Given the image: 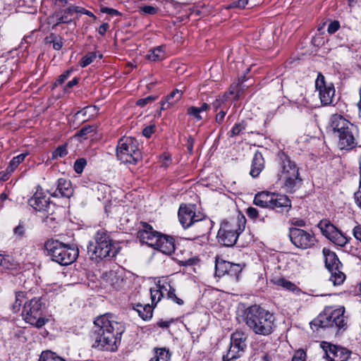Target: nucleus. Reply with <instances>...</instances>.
<instances>
[{"label": "nucleus", "mask_w": 361, "mask_h": 361, "mask_svg": "<svg viewBox=\"0 0 361 361\" xmlns=\"http://www.w3.org/2000/svg\"><path fill=\"white\" fill-rule=\"evenodd\" d=\"M139 142L132 137L119 139L116 147V157L122 163L136 164L142 158Z\"/></svg>", "instance_id": "obj_10"}, {"label": "nucleus", "mask_w": 361, "mask_h": 361, "mask_svg": "<svg viewBox=\"0 0 361 361\" xmlns=\"http://www.w3.org/2000/svg\"><path fill=\"white\" fill-rule=\"evenodd\" d=\"M140 11L143 14L154 15L157 13L158 8L152 6H144L140 7Z\"/></svg>", "instance_id": "obj_48"}, {"label": "nucleus", "mask_w": 361, "mask_h": 361, "mask_svg": "<svg viewBox=\"0 0 361 361\" xmlns=\"http://www.w3.org/2000/svg\"><path fill=\"white\" fill-rule=\"evenodd\" d=\"M183 91L178 89L173 90L168 95L163 97L160 102V111L169 110L183 97Z\"/></svg>", "instance_id": "obj_24"}, {"label": "nucleus", "mask_w": 361, "mask_h": 361, "mask_svg": "<svg viewBox=\"0 0 361 361\" xmlns=\"http://www.w3.org/2000/svg\"><path fill=\"white\" fill-rule=\"evenodd\" d=\"M191 116L190 121H199L202 120L201 114H190Z\"/></svg>", "instance_id": "obj_64"}, {"label": "nucleus", "mask_w": 361, "mask_h": 361, "mask_svg": "<svg viewBox=\"0 0 361 361\" xmlns=\"http://www.w3.org/2000/svg\"><path fill=\"white\" fill-rule=\"evenodd\" d=\"M360 165V180H359V189L354 193V200L356 205L361 210V154L359 159Z\"/></svg>", "instance_id": "obj_41"}, {"label": "nucleus", "mask_w": 361, "mask_h": 361, "mask_svg": "<svg viewBox=\"0 0 361 361\" xmlns=\"http://www.w3.org/2000/svg\"><path fill=\"white\" fill-rule=\"evenodd\" d=\"M292 224L298 227H304L306 225V222L302 219H296L292 221Z\"/></svg>", "instance_id": "obj_63"}, {"label": "nucleus", "mask_w": 361, "mask_h": 361, "mask_svg": "<svg viewBox=\"0 0 361 361\" xmlns=\"http://www.w3.org/2000/svg\"><path fill=\"white\" fill-rule=\"evenodd\" d=\"M168 286L169 287V289L167 292L168 298L171 299V300H173L174 302H176L178 305H183V303H184L183 300H182L181 298L176 296V289L174 288H173L172 286H171L169 284H168Z\"/></svg>", "instance_id": "obj_42"}, {"label": "nucleus", "mask_w": 361, "mask_h": 361, "mask_svg": "<svg viewBox=\"0 0 361 361\" xmlns=\"http://www.w3.org/2000/svg\"><path fill=\"white\" fill-rule=\"evenodd\" d=\"M209 110V106L207 103H203L200 107L190 106L188 113H201L202 111H207Z\"/></svg>", "instance_id": "obj_49"}, {"label": "nucleus", "mask_w": 361, "mask_h": 361, "mask_svg": "<svg viewBox=\"0 0 361 361\" xmlns=\"http://www.w3.org/2000/svg\"><path fill=\"white\" fill-rule=\"evenodd\" d=\"M68 154L67 144H63L59 146L53 152L51 159H56L58 157H64Z\"/></svg>", "instance_id": "obj_40"}, {"label": "nucleus", "mask_w": 361, "mask_h": 361, "mask_svg": "<svg viewBox=\"0 0 361 361\" xmlns=\"http://www.w3.org/2000/svg\"><path fill=\"white\" fill-rule=\"evenodd\" d=\"M101 12L103 13H107L111 16H120L121 13L119 11L114 8H108V7H102L100 9Z\"/></svg>", "instance_id": "obj_56"}, {"label": "nucleus", "mask_w": 361, "mask_h": 361, "mask_svg": "<svg viewBox=\"0 0 361 361\" xmlns=\"http://www.w3.org/2000/svg\"><path fill=\"white\" fill-rule=\"evenodd\" d=\"M134 310L143 320H149L152 317L153 307L149 304L142 305L138 303L134 307Z\"/></svg>", "instance_id": "obj_30"}, {"label": "nucleus", "mask_w": 361, "mask_h": 361, "mask_svg": "<svg viewBox=\"0 0 361 361\" xmlns=\"http://www.w3.org/2000/svg\"><path fill=\"white\" fill-rule=\"evenodd\" d=\"M275 283L277 286H281L285 289L288 290L293 293H298L300 291V289L298 287H297L295 284L283 278H279L276 279Z\"/></svg>", "instance_id": "obj_34"}, {"label": "nucleus", "mask_w": 361, "mask_h": 361, "mask_svg": "<svg viewBox=\"0 0 361 361\" xmlns=\"http://www.w3.org/2000/svg\"><path fill=\"white\" fill-rule=\"evenodd\" d=\"M210 221L207 219H197L196 223L193 224L194 228L198 231V234L195 238L204 236L210 229Z\"/></svg>", "instance_id": "obj_29"}, {"label": "nucleus", "mask_w": 361, "mask_h": 361, "mask_svg": "<svg viewBox=\"0 0 361 361\" xmlns=\"http://www.w3.org/2000/svg\"><path fill=\"white\" fill-rule=\"evenodd\" d=\"M154 248L170 255L175 251L174 239L171 236L161 233Z\"/></svg>", "instance_id": "obj_23"}, {"label": "nucleus", "mask_w": 361, "mask_h": 361, "mask_svg": "<svg viewBox=\"0 0 361 361\" xmlns=\"http://www.w3.org/2000/svg\"><path fill=\"white\" fill-rule=\"evenodd\" d=\"M47 43H52L53 48L55 50H60L63 45V39L60 36H57L54 33H51L49 37L46 38Z\"/></svg>", "instance_id": "obj_37"}, {"label": "nucleus", "mask_w": 361, "mask_h": 361, "mask_svg": "<svg viewBox=\"0 0 361 361\" xmlns=\"http://www.w3.org/2000/svg\"><path fill=\"white\" fill-rule=\"evenodd\" d=\"M324 352V357L328 361H346L351 355V351L345 348L322 341L320 344Z\"/></svg>", "instance_id": "obj_16"}, {"label": "nucleus", "mask_w": 361, "mask_h": 361, "mask_svg": "<svg viewBox=\"0 0 361 361\" xmlns=\"http://www.w3.org/2000/svg\"><path fill=\"white\" fill-rule=\"evenodd\" d=\"M94 129V128L93 126L86 125L75 133V137H82L83 139H86L87 135L89 133L93 132Z\"/></svg>", "instance_id": "obj_43"}, {"label": "nucleus", "mask_w": 361, "mask_h": 361, "mask_svg": "<svg viewBox=\"0 0 361 361\" xmlns=\"http://www.w3.org/2000/svg\"><path fill=\"white\" fill-rule=\"evenodd\" d=\"M344 313V307L335 309L327 307L310 322L311 329L314 331H317L319 328L328 329L336 336L339 335L348 327V320Z\"/></svg>", "instance_id": "obj_4"}, {"label": "nucleus", "mask_w": 361, "mask_h": 361, "mask_svg": "<svg viewBox=\"0 0 361 361\" xmlns=\"http://www.w3.org/2000/svg\"><path fill=\"white\" fill-rule=\"evenodd\" d=\"M194 204H180L178 215L180 224L184 228L192 226L197 221Z\"/></svg>", "instance_id": "obj_20"}, {"label": "nucleus", "mask_w": 361, "mask_h": 361, "mask_svg": "<svg viewBox=\"0 0 361 361\" xmlns=\"http://www.w3.org/2000/svg\"><path fill=\"white\" fill-rule=\"evenodd\" d=\"M74 11H75V13H83L85 15H87L91 18H92L94 20H96L97 19V17L95 15H94L93 13H92L91 11H88V10H86L85 8H82V7H79V6H74Z\"/></svg>", "instance_id": "obj_53"}, {"label": "nucleus", "mask_w": 361, "mask_h": 361, "mask_svg": "<svg viewBox=\"0 0 361 361\" xmlns=\"http://www.w3.org/2000/svg\"><path fill=\"white\" fill-rule=\"evenodd\" d=\"M246 340L247 336L243 331L233 332L231 336L229 349L223 356L224 361H232L242 356L247 348Z\"/></svg>", "instance_id": "obj_12"}, {"label": "nucleus", "mask_w": 361, "mask_h": 361, "mask_svg": "<svg viewBox=\"0 0 361 361\" xmlns=\"http://www.w3.org/2000/svg\"><path fill=\"white\" fill-rule=\"evenodd\" d=\"M249 0H238L233 3V6L244 8L248 5Z\"/></svg>", "instance_id": "obj_61"}, {"label": "nucleus", "mask_w": 361, "mask_h": 361, "mask_svg": "<svg viewBox=\"0 0 361 361\" xmlns=\"http://www.w3.org/2000/svg\"><path fill=\"white\" fill-rule=\"evenodd\" d=\"M246 214L252 220L259 219L261 221H264V219L267 217V215H264L261 210L252 207L247 209Z\"/></svg>", "instance_id": "obj_35"}, {"label": "nucleus", "mask_w": 361, "mask_h": 361, "mask_svg": "<svg viewBox=\"0 0 361 361\" xmlns=\"http://www.w3.org/2000/svg\"><path fill=\"white\" fill-rule=\"evenodd\" d=\"M288 236L295 247L303 250L312 247L317 241L312 231H307L297 227L289 228Z\"/></svg>", "instance_id": "obj_13"}, {"label": "nucleus", "mask_w": 361, "mask_h": 361, "mask_svg": "<svg viewBox=\"0 0 361 361\" xmlns=\"http://www.w3.org/2000/svg\"><path fill=\"white\" fill-rule=\"evenodd\" d=\"M45 308L46 305L42 298H34L24 304L23 319L26 323L40 329L49 322L44 314Z\"/></svg>", "instance_id": "obj_9"}, {"label": "nucleus", "mask_w": 361, "mask_h": 361, "mask_svg": "<svg viewBox=\"0 0 361 361\" xmlns=\"http://www.w3.org/2000/svg\"><path fill=\"white\" fill-rule=\"evenodd\" d=\"M25 298V293L23 291L16 292V300L11 305V310L13 313H16L20 311L22 305L23 299Z\"/></svg>", "instance_id": "obj_39"}, {"label": "nucleus", "mask_w": 361, "mask_h": 361, "mask_svg": "<svg viewBox=\"0 0 361 361\" xmlns=\"http://www.w3.org/2000/svg\"><path fill=\"white\" fill-rule=\"evenodd\" d=\"M108 282L116 290L121 289L124 285V279L122 273L116 271H110L107 274Z\"/></svg>", "instance_id": "obj_28"}, {"label": "nucleus", "mask_w": 361, "mask_h": 361, "mask_svg": "<svg viewBox=\"0 0 361 361\" xmlns=\"http://www.w3.org/2000/svg\"><path fill=\"white\" fill-rule=\"evenodd\" d=\"M264 167V160L262 153L256 152L251 164L250 174L253 178H257Z\"/></svg>", "instance_id": "obj_27"}, {"label": "nucleus", "mask_w": 361, "mask_h": 361, "mask_svg": "<svg viewBox=\"0 0 361 361\" xmlns=\"http://www.w3.org/2000/svg\"><path fill=\"white\" fill-rule=\"evenodd\" d=\"M0 266H2L4 268L9 269L11 266L10 263L9 256L8 255H3L0 254Z\"/></svg>", "instance_id": "obj_55"}, {"label": "nucleus", "mask_w": 361, "mask_h": 361, "mask_svg": "<svg viewBox=\"0 0 361 361\" xmlns=\"http://www.w3.org/2000/svg\"><path fill=\"white\" fill-rule=\"evenodd\" d=\"M241 92L242 90L238 87V85H232L228 92H226L221 97H219L212 103L214 111H217L219 110V113H226L228 99H238Z\"/></svg>", "instance_id": "obj_19"}, {"label": "nucleus", "mask_w": 361, "mask_h": 361, "mask_svg": "<svg viewBox=\"0 0 361 361\" xmlns=\"http://www.w3.org/2000/svg\"><path fill=\"white\" fill-rule=\"evenodd\" d=\"M71 72V70H67L61 75H60L56 81L55 82L54 85L63 84L65 82V80H66L69 78Z\"/></svg>", "instance_id": "obj_51"}, {"label": "nucleus", "mask_w": 361, "mask_h": 361, "mask_svg": "<svg viewBox=\"0 0 361 361\" xmlns=\"http://www.w3.org/2000/svg\"><path fill=\"white\" fill-rule=\"evenodd\" d=\"M39 361H66L62 357L57 356L54 353L47 350L43 351L39 357Z\"/></svg>", "instance_id": "obj_38"}, {"label": "nucleus", "mask_w": 361, "mask_h": 361, "mask_svg": "<svg viewBox=\"0 0 361 361\" xmlns=\"http://www.w3.org/2000/svg\"><path fill=\"white\" fill-rule=\"evenodd\" d=\"M56 192H59L61 197L70 198L73 195L71 182L66 178H59L57 181L56 190L51 195L53 197H58L59 195Z\"/></svg>", "instance_id": "obj_26"}, {"label": "nucleus", "mask_w": 361, "mask_h": 361, "mask_svg": "<svg viewBox=\"0 0 361 361\" xmlns=\"http://www.w3.org/2000/svg\"><path fill=\"white\" fill-rule=\"evenodd\" d=\"M29 204L35 210L42 212L47 216L52 214L51 210V202L49 198L38 192H35L32 197L29 200Z\"/></svg>", "instance_id": "obj_21"}, {"label": "nucleus", "mask_w": 361, "mask_h": 361, "mask_svg": "<svg viewBox=\"0 0 361 361\" xmlns=\"http://www.w3.org/2000/svg\"><path fill=\"white\" fill-rule=\"evenodd\" d=\"M340 27V23L338 20L331 22L329 25L327 31L329 34L335 33Z\"/></svg>", "instance_id": "obj_54"}, {"label": "nucleus", "mask_w": 361, "mask_h": 361, "mask_svg": "<svg viewBox=\"0 0 361 361\" xmlns=\"http://www.w3.org/2000/svg\"><path fill=\"white\" fill-rule=\"evenodd\" d=\"M253 204L262 209H269L279 213L288 212L291 208V201L287 195L267 191L257 192Z\"/></svg>", "instance_id": "obj_8"}, {"label": "nucleus", "mask_w": 361, "mask_h": 361, "mask_svg": "<svg viewBox=\"0 0 361 361\" xmlns=\"http://www.w3.org/2000/svg\"><path fill=\"white\" fill-rule=\"evenodd\" d=\"M125 331V324L113 320L111 314L99 316L94 321L91 332L93 341L92 346L99 350L115 352L118 350Z\"/></svg>", "instance_id": "obj_1"}, {"label": "nucleus", "mask_w": 361, "mask_h": 361, "mask_svg": "<svg viewBox=\"0 0 361 361\" xmlns=\"http://www.w3.org/2000/svg\"><path fill=\"white\" fill-rule=\"evenodd\" d=\"M44 247L51 260L63 266L72 264L79 255L77 247L58 240H47L44 243Z\"/></svg>", "instance_id": "obj_7"}, {"label": "nucleus", "mask_w": 361, "mask_h": 361, "mask_svg": "<svg viewBox=\"0 0 361 361\" xmlns=\"http://www.w3.org/2000/svg\"><path fill=\"white\" fill-rule=\"evenodd\" d=\"M352 127L353 126L337 135L338 145L341 149L350 150L356 147L357 142L353 133Z\"/></svg>", "instance_id": "obj_22"}, {"label": "nucleus", "mask_w": 361, "mask_h": 361, "mask_svg": "<svg viewBox=\"0 0 361 361\" xmlns=\"http://www.w3.org/2000/svg\"><path fill=\"white\" fill-rule=\"evenodd\" d=\"M158 96L157 95H150L147 96L145 98L140 99L136 102V105L140 106H145L148 104H151L153 102H154L156 99H157Z\"/></svg>", "instance_id": "obj_44"}, {"label": "nucleus", "mask_w": 361, "mask_h": 361, "mask_svg": "<svg viewBox=\"0 0 361 361\" xmlns=\"http://www.w3.org/2000/svg\"><path fill=\"white\" fill-rule=\"evenodd\" d=\"M243 320L249 330L258 336H268L276 327L274 314L259 305L247 307L244 311Z\"/></svg>", "instance_id": "obj_2"}, {"label": "nucleus", "mask_w": 361, "mask_h": 361, "mask_svg": "<svg viewBox=\"0 0 361 361\" xmlns=\"http://www.w3.org/2000/svg\"><path fill=\"white\" fill-rule=\"evenodd\" d=\"M278 176L283 180V188L288 192H294L302 185L299 168L284 152H279L276 157Z\"/></svg>", "instance_id": "obj_5"}, {"label": "nucleus", "mask_w": 361, "mask_h": 361, "mask_svg": "<svg viewBox=\"0 0 361 361\" xmlns=\"http://www.w3.org/2000/svg\"><path fill=\"white\" fill-rule=\"evenodd\" d=\"M140 224V226L137 233V238L140 239L141 243L154 247L161 233L154 231L153 227L147 222L141 221Z\"/></svg>", "instance_id": "obj_18"}, {"label": "nucleus", "mask_w": 361, "mask_h": 361, "mask_svg": "<svg viewBox=\"0 0 361 361\" xmlns=\"http://www.w3.org/2000/svg\"><path fill=\"white\" fill-rule=\"evenodd\" d=\"M74 13V6H71L66 8L63 11V14L59 18H58L56 23L53 25L52 29H54L56 26L61 23H71L73 21L72 16Z\"/></svg>", "instance_id": "obj_31"}, {"label": "nucleus", "mask_w": 361, "mask_h": 361, "mask_svg": "<svg viewBox=\"0 0 361 361\" xmlns=\"http://www.w3.org/2000/svg\"><path fill=\"white\" fill-rule=\"evenodd\" d=\"M27 155V153L20 154L16 157H14L9 163L7 167V172L12 173L18 167V166L24 161L25 158Z\"/></svg>", "instance_id": "obj_36"}, {"label": "nucleus", "mask_w": 361, "mask_h": 361, "mask_svg": "<svg viewBox=\"0 0 361 361\" xmlns=\"http://www.w3.org/2000/svg\"><path fill=\"white\" fill-rule=\"evenodd\" d=\"M246 219L243 215L224 219L216 235L217 242L224 247L235 245L240 234L245 230Z\"/></svg>", "instance_id": "obj_6"}, {"label": "nucleus", "mask_w": 361, "mask_h": 361, "mask_svg": "<svg viewBox=\"0 0 361 361\" xmlns=\"http://www.w3.org/2000/svg\"><path fill=\"white\" fill-rule=\"evenodd\" d=\"M245 127L246 123L245 121L235 123L231 131V136L239 135L243 130L245 129Z\"/></svg>", "instance_id": "obj_46"}, {"label": "nucleus", "mask_w": 361, "mask_h": 361, "mask_svg": "<svg viewBox=\"0 0 361 361\" xmlns=\"http://www.w3.org/2000/svg\"><path fill=\"white\" fill-rule=\"evenodd\" d=\"M243 267L240 264H234L224 260L219 257L215 260V276L221 277L228 275L235 281L239 280V276L242 272Z\"/></svg>", "instance_id": "obj_15"}, {"label": "nucleus", "mask_w": 361, "mask_h": 361, "mask_svg": "<svg viewBox=\"0 0 361 361\" xmlns=\"http://www.w3.org/2000/svg\"><path fill=\"white\" fill-rule=\"evenodd\" d=\"M14 235L19 238H23L25 233V226L20 223L13 230Z\"/></svg>", "instance_id": "obj_50"}, {"label": "nucleus", "mask_w": 361, "mask_h": 361, "mask_svg": "<svg viewBox=\"0 0 361 361\" xmlns=\"http://www.w3.org/2000/svg\"><path fill=\"white\" fill-rule=\"evenodd\" d=\"M109 28V25L107 23H102L98 28V32L101 35H104Z\"/></svg>", "instance_id": "obj_59"}, {"label": "nucleus", "mask_w": 361, "mask_h": 361, "mask_svg": "<svg viewBox=\"0 0 361 361\" xmlns=\"http://www.w3.org/2000/svg\"><path fill=\"white\" fill-rule=\"evenodd\" d=\"M147 58L152 61L163 60L165 58L164 47L162 46H159L154 49L149 50L147 55Z\"/></svg>", "instance_id": "obj_32"}, {"label": "nucleus", "mask_w": 361, "mask_h": 361, "mask_svg": "<svg viewBox=\"0 0 361 361\" xmlns=\"http://www.w3.org/2000/svg\"><path fill=\"white\" fill-rule=\"evenodd\" d=\"M87 164V161L84 158L77 159L74 163V170L77 173H81L85 166Z\"/></svg>", "instance_id": "obj_45"}, {"label": "nucleus", "mask_w": 361, "mask_h": 361, "mask_svg": "<svg viewBox=\"0 0 361 361\" xmlns=\"http://www.w3.org/2000/svg\"><path fill=\"white\" fill-rule=\"evenodd\" d=\"M79 82V79L78 78H74L72 80L69 81L66 86L64 87V90L66 92L68 89H71L73 86L76 85Z\"/></svg>", "instance_id": "obj_60"}, {"label": "nucleus", "mask_w": 361, "mask_h": 361, "mask_svg": "<svg viewBox=\"0 0 361 361\" xmlns=\"http://www.w3.org/2000/svg\"><path fill=\"white\" fill-rule=\"evenodd\" d=\"M306 353L303 350H297L293 358L292 361H305Z\"/></svg>", "instance_id": "obj_52"}, {"label": "nucleus", "mask_w": 361, "mask_h": 361, "mask_svg": "<svg viewBox=\"0 0 361 361\" xmlns=\"http://www.w3.org/2000/svg\"><path fill=\"white\" fill-rule=\"evenodd\" d=\"M95 57H96L95 54L89 53L88 54H87L86 56L82 57V59L80 61V66L82 68L87 66L89 64H90L93 61V60L95 59Z\"/></svg>", "instance_id": "obj_47"}, {"label": "nucleus", "mask_w": 361, "mask_h": 361, "mask_svg": "<svg viewBox=\"0 0 361 361\" xmlns=\"http://www.w3.org/2000/svg\"><path fill=\"white\" fill-rule=\"evenodd\" d=\"M154 125H150L145 127L142 130V135L147 138L150 137L152 133L154 132Z\"/></svg>", "instance_id": "obj_57"}, {"label": "nucleus", "mask_w": 361, "mask_h": 361, "mask_svg": "<svg viewBox=\"0 0 361 361\" xmlns=\"http://www.w3.org/2000/svg\"><path fill=\"white\" fill-rule=\"evenodd\" d=\"M352 126L350 122L345 119L341 114H332L329 124V127L334 133H337V134Z\"/></svg>", "instance_id": "obj_25"}, {"label": "nucleus", "mask_w": 361, "mask_h": 361, "mask_svg": "<svg viewBox=\"0 0 361 361\" xmlns=\"http://www.w3.org/2000/svg\"><path fill=\"white\" fill-rule=\"evenodd\" d=\"M322 253L324 257L325 267L330 272L329 281L334 286H341L346 279L345 274L342 271L343 264L337 255L326 247H324Z\"/></svg>", "instance_id": "obj_11"}, {"label": "nucleus", "mask_w": 361, "mask_h": 361, "mask_svg": "<svg viewBox=\"0 0 361 361\" xmlns=\"http://www.w3.org/2000/svg\"><path fill=\"white\" fill-rule=\"evenodd\" d=\"M322 233L330 241L338 246L343 247L348 243V239L331 222L326 219L321 220L318 225Z\"/></svg>", "instance_id": "obj_14"}, {"label": "nucleus", "mask_w": 361, "mask_h": 361, "mask_svg": "<svg viewBox=\"0 0 361 361\" xmlns=\"http://www.w3.org/2000/svg\"><path fill=\"white\" fill-rule=\"evenodd\" d=\"M172 322L173 319L169 321L160 319L159 321H158L157 325L160 328H168Z\"/></svg>", "instance_id": "obj_62"}, {"label": "nucleus", "mask_w": 361, "mask_h": 361, "mask_svg": "<svg viewBox=\"0 0 361 361\" xmlns=\"http://www.w3.org/2000/svg\"><path fill=\"white\" fill-rule=\"evenodd\" d=\"M353 235L354 238L361 242V225L357 224L353 229Z\"/></svg>", "instance_id": "obj_58"}, {"label": "nucleus", "mask_w": 361, "mask_h": 361, "mask_svg": "<svg viewBox=\"0 0 361 361\" xmlns=\"http://www.w3.org/2000/svg\"><path fill=\"white\" fill-rule=\"evenodd\" d=\"M119 249L110 233L104 229H101L97 231L93 240L89 243L87 254L91 260L98 263L102 260L113 259L118 253Z\"/></svg>", "instance_id": "obj_3"}, {"label": "nucleus", "mask_w": 361, "mask_h": 361, "mask_svg": "<svg viewBox=\"0 0 361 361\" xmlns=\"http://www.w3.org/2000/svg\"><path fill=\"white\" fill-rule=\"evenodd\" d=\"M316 89L319 91L321 103L324 106L333 103L335 95V88L332 82H326L325 78L322 73H319L315 81Z\"/></svg>", "instance_id": "obj_17"}, {"label": "nucleus", "mask_w": 361, "mask_h": 361, "mask_svg": "<svg viewBox=\"0 0 361 361\" xmlns=\"http://www.w3.org/2000/svg\"><path fill=\"white\" fill-rule=\"evenodd\" d=\"M162 289L167 290L164 286H159L156 288H150L149 291L152 305H156L157 302L161 300V298L163 297V293L161 290Z\"/></svg>", "instance_id": "obj_33"}]
</instances>
